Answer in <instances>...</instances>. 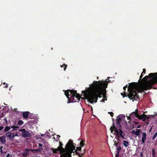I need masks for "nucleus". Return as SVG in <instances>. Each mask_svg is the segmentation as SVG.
<instances>
[{"label": "nucleus", "instance_id": "1", "mask_svg": "<svg viewBox=\"0 0 157 157\" xmlns=\"http://www.w3.org/2000/svg\"><path fill=\"white\" fill-rule=\"evenodd\" d=\"M108 84L103 80L94 81L93 84L89 88L86 87V90L82 91L85 99L91 104L97 101L98 98L102 97L103 94L106 93V88Z\"/></svg>", "mask_w": 157, "mask_h": 157}, {"label": "nucleus", "instance_id": "2", "mask_svg": "<svg viewBox=\"0 0 157 157\" xmlns=\"http://www.w3.org/2000/svg\"><path fill=\"white\" fill-rule=\"evenodd\" d=\"M129 84V86H128L129 93L126 95L125 93L123 97L128 96L130 100L133 99V101L134 100H140L139 96L138 93L147 90L148 89V88L143 86H142L141 87L139 86L138 82H133Z\"/></svg>", "mask_w": 157, "mask_h": 157}, {"label": "nucleus", "instance_id": "3", "mask_svg": "<svg viewBox=\"0 0 157 157\" xmlns=\"http://www.w3.org/2000/svg\"><path fill=\"white\" fill-rule=\"evenodd\" d=\"M138 83V86L141 87L143 86L148 88L147 90L152 88V86L157 83V72L150 73L148 76H146Z\"/></svg>", "mask_w": 157, "mask_h": 157}, {"label": "nucleus", "instance_id": "4", "mask_svg": "<svg viewBox=\"0 0 157 157\" xmlns=\"http://www.w3.org/2000/svg\"><path fill=\"white\" fill-rule=\"evenodd\" d=\"M64 93L68 99V103L78 102L80 99V96L77 93L76 90H68Z\"/></svg>", "mask_w": 157, "mask_h": 157}, {"label": "nucleus", "instance_id": "5", "mask_svg": "<svg viewBox=\"0 0 157 157\" xmlns=\"http://www.w3.org/2000/svg\"><path fill=\"white\" fill-rule=\"evenodd\" d=\"M121 127L119 126V128H117L115 126L114 123L113 122L112 126L110 128L111 132L112 133L113 131L114 132L115 135L116 136L117 139L118 141L119 140L120 138L123 139H125V134L121 129Z\"/></svg>", "mask_w": 157, "mask_h": 157}, {"label": "nucleus", "instance_id": "6", "mask_svg": "<svg viewBox=\"0 0 157 157\" xmlns=\"http://www.w3.org/2000/svg\"><path fill=\"white\" fill-rule=\"evenodd\" d=\"M75 146L74 145L73 141L69 140L66 145V150L67 151V156L63 157H71V153L75 149Z\"/></svg>", "mask_w": 157, "mask_h": 157}, {"label": "nucleus", "instance_id": "7", "mask_svg": "<svg viewBox=\"0 0 157 157\" xmlns=\"http://www.w3.org/2000/svg\"><path fill=\"white\" fill-rule=\"evenodd\" d=\"M137 110H138L137 109L135 111L133 112L132 113H131L130 115V116L128 117V119H129L130 121V118L131 117L134 118L136 117L139 119L142 120L143 121H146L147 119H148L149 118V117H147V115L144 114H143L141 115H139L137 111Z\"/></svg>", "mask_w": 157, "mask_h": 157}, {"label": "nucleus", "instance_id": "8", "mask_svg": "<svg viewBox=\"0 0 157 157\" xmlns=\"http://www.w3.org/2000/svg\"><path fill=\"white\" fill-rule=\"evenodd\" d=\"M125 118V116L123 114L120 115H119L118 117L117 118V124H118L119 126H120V127H121V125L120 124V122L122 121H123L124 123H125V125H126L127 124V121H124Z\"/></svg>", "mask_w": 157, "mask_h": 157}, {"label": "nucleus", "instance_id": "9", "mask_svg": "<svg viewBox=\"0 0 157 157\" xmlns=\"http://www.w3.org/2000/svg\"><path fill=\"white\" fill-rule=\"evenodd\" d=\"M50 149L52 152V153L53 154H57L59 153L61 154V156L60 157H63L65 156V155L64 154L63 152H62V151L58 148H50Z\"/></svg>", "mask_w": 157, "mask_h": 157}, {"label": "nucleus", "instance_id": "10", "mask_svg": "<svg viewBox=\"0 0 157 157\" xmlns=\"http://www.w3.org/2000/svg\"><path fill=\"white\" fill-rule=\"evenodd\" d=\"M19 131L22 132V135L23 137H30L31 136V133L29 132L26 131L25 129H20Z\"/></svg>", "mask_w": 157, "mask_h": 157}, {"label": "nucleus", "instance_id": "11", "mask_svg": "<svg viewBox=\"0 0 157 157\" xmlns=\"http://www.w3.org/2000/svg\"><path fill=\"white\" fill-rule=\"evenodd\" d=\"M59 146L57 148H59L61 151H62V152L64 153V154L65 155V156H67V151L66 150V147L65 148H63V144L60 142H59Z\"/></svg>", "mask_w": 157, "mask_h": 157}, {"label": "nucleus", "instance_id": "12", "mask_svg": "<svg viewBox=\"0 0 157 157\" xmlns=\"http://www.w3.org/2000/svg\"><path fill=\"white\" fill-rule=\"evenodd\" d=\"M81 146L80 147H76V150H75V151H73L72 153L75 155L77 154L79 156L78 157H82L81 155H82V153H81Z\"/></svg>", "mask_w": 157, "mask_h": 157}, {"label": "nucleus", "instance_id": "13", "mask_svg": "<svg viewBox=\"0 0 157 157\" xmlns=\"http://www.w3.org/2000/svg\"><path fill=\"white\" fill-rule=\"evenodd\" d=\"M25 151L22 154L23 156L26 157L27 155L31 153V151H34L33 150H31L30 149H25Z\"/></svg>", "mask_w": 157, "mask_h": 157}, {"label": "nucleus", "instance_id": "14", "mask_svg": "<svg viewBox=\"0 0 157 157\" xmlns=\"http://www.w3.org/2000/svg\"><path fill=\"white\" fill-rule=\"evenodd\" d=\"M142 140H141L142 142V144H144V143L145 142V140H146V133L144 132H143L142 133Z\"/></svg>", "mask_w": 157, "mask_h": 157}, {"label": "nucleus", "instance_id": "15", "mask_svg": "<svg viewBox=\"0 0 157 157\" xmlns=\"http://www.w3.org/2000/svg\"><path fill=\"white\" fill-rule=\"evenodd\" d=\"M136 131H135V130H133L131 132V133L133 134H135L137 136H139L140 135V129H136Z\"/></svg>", "mask_w": 157, "mask_h": 157}, {"label": "nucleus", "instance_id": "16", "mask_svg": "<svg viewBox=\"0 0 157 157\" xmlns=\"http://www.w3.org/2000/svg\"><path fill=\"white\" fill-rule=\"evenodd\" d=\"M30 113L28 111L23 112L22 113V116L24 118L26 119L28 117Z\"/></svg>", "mask_w": 157, "mask_h": 157}, {"label": "nucleus", "instance_id": "17", "mask_svg": "<svg viewBox=\"0 0 157 157\" xmlns=\"http://www.w3.org/2000/svg\"><path fill=\"white\" fill-rule=\"evenodd\" d=\"M0 141L1 143L4 144L6 143V138L4 136L0 137Z\"/></svg>", "mask_w": 157, "mask_h": 157}, {"label": "nucleus", "instance_id": "18", "mask_svg": "<svg viewBox=\"0 0 157 157\" xmlns=\"http://www.w3.org/2000/svg\"><path fill=\"white\" fill-rule=\"evenodd\" d=\"M12 133H11L10 132H7L6 135V136L8 137L9 138V139L12 141Z\"/></svg>", "mask_w": 157, "mask_h": 157}, {"label": "nucleus", "instance_id": "19", "mask_svg": "<svg viewBox=\"0 0 157 157\" xmlns=\"http://www.w3.org/2000/svg\"><path fill=\"white\" fill-rule=\"evenodd\" d=\"M122 149V147L121 146H119L118 147L117 149V154L116 155V157H117V155H119V152Z\"/></svg>", "mask_w": 157, "mask_h": 157}, {"label": "nucleus", "instance_id": "20", "mask_svg": "<svg viewBox=\"0 0 157 157\" xmlns=\"http://www.w3.org/2000/svg\"><path fill=\"white\" fill-rule=\"evenodd\" d=\"M123 144L124 146L126 147L129 145V143L128 141L124 140L123 141Z\"/></svg>", "mask_w": 157, "mask_h": 157}, {"label": "nucleus", "instance_id": "21", "mask_svg": "<svg viewBox=\"0 0 157 157\" xmlns=\"http://www.w3.org/2000/svg\"><path fill=\"white\" fill-rule=\"evenodd\" d=\"M84 141L82 140H81L80 143V145L81 147H83L85 145V144L84 143Z\"/></svg>", "mask_w": 157, "mask_h": 157}, {"label": "nucleus", "instance_id": "22", "mask_svg": "<svg viewBox=\"0 0 157 157\" xmlns=\"http://www.w3.org/2000/svg\"><path fill=\"white\" fill-rule=\"evenodd\" d=\"M11 128V127L9 126H6L5 127V128L4 129V131L5 132H7V131L10 130Z\"/></svg>", "mask_w": 157, "mask_h": 157}, {"label": "nucleus", "instance_id": "23", "mask_svg": "<svg viewBox=\"0 0 157 157\" xmlns=\"http://www.w3.org/2000/svg\"><path fill=\"white\" fill-rule=\"evenodd\" d=\"M11 128L13 129V130H17V128H19L18 126H15L14 125L12 126L11 127Z\"/></svg>", "mask_w": 157, "mask_h": 157}, {"label": "nucleus", "instance_id": "24", "mask_svg": "<svg viewBox=\"0 0 157 157\" xmlns=\"http://www.w3.org/2000/svg\"><path fill=\"white\" fill-rule=\"evenodd\" d=\"M18 135V133H16L15 134L12 133V141L14 140V137L15 136H17Z\"/></svg>", "mask_w": 157, "mask_h": 157}, {"label": "nucleus", "instance_id": "25", "mask_svg": "<svg viewBox=\"0 0 157 157\" xmlns=\"http://www.w3.org/2000/svg\"><path fill=\"white\" fill-rule=\"evenodd\" d=\"M23 124V122L21 120H20L18 121L17 125L20 126V125H22Z\"/></svg>", "mask_w": 157, "mask_h": 157}, {"label": "nucleus", "instance_id": "26", "mask_svg": "<svg viewBox=\"0 0 157 157\" xmlns=\"http://www.w3.org/2000/svg\"><path fill=\"white\" fill-rule=\"evenodd\" d=\"M67 65L66 64H64L63 65H60V67H64V71H65L67 68Z\"/></svg>", "mask_w": 157, "mask_h": 157}, {"label": "nucleus", "instance_id": "27", "mask_svg": "<svg viewBox=\"0 0 157 157\" xmlns=\"http://www.w3.org/2000/svg\"><path fill=\"white\" fill-rule=\"evenodd\" d=\"M152 157H155V150L154 149H152Z\"/></svg>", "mask_w": 157, "mask_h": 157}, {"label": "nucleus", "instance_id": "28", "mask_svg": "<svg viewBox=\"0 0 157 157\" xmlns=\"http://www.w3.org/2000/svg\"><path fill=\"white\" fill-rule=\"evenodd\" d=\"M144 75V74H142V73L140 76V79H139L138 82H141V81H140V80H141V78Z\"/></svg>", "mask_w": 157, "mask_h": 157}, {"label": "nucleus", "instance_id": "29", "mask_svg": "<svg viewBox=\"0 0 157 157\" xmlns=\"http://www.w3.org/2000/svg\"><path fill=\"white\" fill-rule=\"evenodd\" d=\"M42 150V149L40 148H39L38 149H36L35 150H34V151H39V152H40L41 151V150Z\"/></svg>", "mask_w": 157, "mask_h": 157}, {"label": "nucleus", "instance_id": "30", "mask_svg": "<svg viewBox=\"0 0 157 157\" xmlns=\"http://www.w3.org/2000/svg\"><path fill=\"white\" fill-rule=\"evenodd\" d=\"M157 136V132L153 136L152 139L154 140Z\"/></svg>", "mask_w": 157, "mask_h": 157}, {"label": "nucleus", "instance_id": "31", "mask_svg": "<svg viewBox=\"0 0 157 157\" xmlns=\"http://www.w3.org/2000/svg\"><path fill=\"white\" fill-rule=\"evenodd\" d=\"M114 143V145L116 147H117L118 145L119 144V143L118 142H116V141H115Z\"/></svg>", "mask_w": 157, "mask_h": 157}, {"label": "nucleus", "instance_id": "32", "mask_svg": "<svg viewBox=\"0 0 157 157\" xmlns=\"http://www.w3.org/2000/svg\"><path fill=\"white\" fill-rule=\"evenodd\" d=\"M56 139H57L56 140L57 142L58 141V140H59V138L60 137V136L59 135H56Z\"/></svg>", "mask_w": 157, "mask_h": 157}, {"label": "nucleus", "instance_id": "33", "mask_svg": "<svg viewBox=\"0 0 157 157\" xmlns=\"http://www.w3.org/2000/svg\"><path fill=\"white\" fill-rule=\"evenodd\" d=\"M3 146H2L0 147V152L1 153H4V152H3L2 148H3Z\"/></svg>", "mask_w": 157, "mask_h": 157}, {"label": "nucleus", "instance_id": "34", "mask_svg": "<svg viewBox=\"0 0 157 157\" xmlns=\"http://www.w3.org/2000/svg\"><path fill=\"white\" fill-rule=\"evenodd\" d=\"M104 94H103V95L102 96H103V98L105 99V100H107V97Z\"/></svg>", "mask_w": 157, "mask_h": 157}, {"label": "nucleus", "instance_id": "35", "mask_svg": "<svg viewBox=\"0 0 157 157\" xmlns=\"http://www.w3.org/2000/svg\"><path fill=\"white\" fill-rule=\"evenodd\" d=\"M108 113L110 114V116L112 117L113 116L114 114L112 112H108Z\"/></svg>", "mask_w": 157, "mask_h": 157}, {"label": "nucleus", "instance_id": "36", "mask_svg": "<svg viewBox=\"0 0 157 157\" xmlns=\"http://www.w3.org/2000/svg\"><path fill=\"white\" fill-rule=\"evenodd\" d=\"M146 71V69L145 68L143 69V71L142 72V74H143L144 75Z\"/></svg>", "mask_w": 157, "mask_h": 157}, {"label": "nucleus", "instance_id": "37", "mask_svg": "<svg viewBox=\"0 0 157 157\" xmlns=\"http://www.w3.org/2000/svg\"><path fill=\"white\" fill-rule=\"evenodd\" d=\"M4 128L3 126H0V131L2 130Z\"/></svg>", "mask_w": 157, "mask_h": 157}, {"label": "nucleus", "instance_id": "38", "mask_svg": "<svg viewBox=\"0 0 157 157\" xmlns=\"http://www.w3.org/2000/svg\"><path fill=\"white\" fill-rule=\"evenodd\" d=\"M43 145L42 144H39V147H42Z\"/></svg>", "mask_w": 157, "mask_h": 157}, {"label": "nucleus", "instance_id": "39", "mask_svg": "<svg viewBox=\"0 0 157 157\" xmlns=\"http://www.w3.org/2000/svg\"><path fill=\"white\" fill-rule=\"evenodd\" d=\"M8 85L7 84H6V85L4 86V87H5L6 88H7L8 87Z\"/></svg>", "mask_w": 157, "mask_h": 157}, {"label": "nucleus", "instance_id": "40", "mask_svg": "<svg viewBox=\"0 0 157 157\" xmlns=\"http://www.w3.org/2000/svg\"><path fill=\"white\" fill-rule=\"evenodd\" d=\"M44 135H45V134H41L40 135L41 136H42V137L44 136Z\"/></svg>", "mask_w": 157, "mask_h": 157}, {"label": "nucleus", "instance_id": "41", "mask_svg": "<svg viewBox=\"0 0 157 157\" xmlns=\"http://www.w3.org/2000/svg\"><path fill=\"white\" fill-rule=\"evenodd\" d=\"M134 123L135 124H138L139 123L138 122H136V121H134Z\"/></svg>", "mask_w": 157, "mask_h": 157}, {"label": "nucleus", "instance_id": "42", "mask_svg": "<svg viewBox=\"0 0 157 157\" xmlns=\"http://www.w3.org/2000/svg\"><path fill=\"white\" fill-rule=\"evenodd\" d=\"M10 156V154H8L6 157H9Z\"/></svg>", "mask_w": 157, "mask_h": 157}, {"label": "nucleus", "instance_id": "43", "mask_svg": "<svg viewBox=\"0 0 157 157\" xmlns=\"http://www.w3.org/2000/svg\"><path fill=\"white\" fill-rule=\"evenodd\" d=\"M155 115L157 116V112L155 113Z\"/></svg>", "mask_w": 157, "mask_h": 157}, {"label": "nucleus", "instance_id": "44", "mask_svg": "<svg viewBox=\"0 0 157 157\" xmlns=\"http://www.w3.org/2000/svg\"><path fill=\"white\" fill-rule=\"evenodd\" d=\"M125 88H127V87H128V85L127 84L125 86H124Z\"/></svg>", "mask_w": 157, "mask_h": 157}, {"label": "nucleus", "instance_id": "45", "mask_svg": "<svg viewBox=\"0 0 157 157\" xmlns=\"http://www.w3.org/2000/svg\"><path fill=\"white\" fill-rule=\"evenodd\" d=\"M17 109H14V110L15 112H17Z\"/></svg>", "mask_w": 157, "mask_h": 157}, {"label": "nucleus", "instance_id": "46", "mask_svg": "<svg viewBox=\"0 0 157 157\" xmlns=\"http://www.w3.org/2000/svg\"><path fill=\"white\" fill-rule=\"evenodd\" d=\"M123 89L124 90H126V88H125L124 86V87H123Z\"/></svg>", "mask_w": 157, "mask_h": 157}, {"label": "nucleus", "instance_id": "47", "mask_svg": "<svg viewBox=\"0 0 157 157\" xmlns=\"http://www.w3.org/2000/svg\"><path fill=\"white\" fill-rule=\"evenodd\" d=\"M105 99H102V101H103L104 102H105Z\"/></svg>", "mask_w": 157, "mask_h": 157}, {"label": "nucleus", "instance_id": "48", "mask_svg": "<svg viewBox=\"0 0 157 157\" xmlns=\"http://www.w3.org/2000/svg\"><path fill=\"white\" fill-rule=\"evenodd\" d=\"M137 128H140V125H139V126L137 127Z\"/></svg>", "mask_w": 157, "mask_h": 157}, {"label": "nucleus", "instance_id": "49", "mask_svg": "<svg viewBox=\"0 0 157 157\" xmlns=\"http://www.w3.org/2000/svg\"><path fill=\"white\" fill-rule=\"evenodd\" d=\"M140 155L141 156V157H142V153H141Z\"/></svg>", "mask_w": 157, "mask_h": 157}, {"label": "nucleus", "instance_id": "50", "mask_svg": "<svg viewBox=\"0 0 157 157\" xmlns=\"http://www.w3.org/2000/svg\"><path fill=\"white\" fill-rule=\"evenodd\" d=\"M121 95H123V93H121Z\"/></svg>", "mask_w": 157, "mask_h": 157}, {"label": "nucleus", "instance_id": "51", "mask_svg": "<svg viewBox=\"0 0 157 157\" xmlns=\"http://www.w3.org/2000/svg\"><path fill=\"white\" fill-rule=\"evenodd\" d=\"M151 130V128L150 130V131Z\"/></svg>", "mask_w": 157, "mask_h": 157}, {"label": "nucleus", "instance_id": "52", "mask_svg": "<svg viewBox=\"0 0 157 157\" xmlns=\"http://www.w3.org/2000/svg\"><path fill=\"white\" fill-rule=\"evenodd\" d=\"M3 84H6V83H5H5H3Z\"/></svg>", "mask_w": 157, "mask_h": 157}, {"label": "nucleus", "instance_id": "53", "mask_svg": "<svg viewBox=\"0 0 157 157\" xmlns=\"http://www.w3.org/2000/svg\"><path fill=\"white\" fill-rule=\"evenodd\" d=\"M53 139H55V137H54Z\"/></svg>", "mask_w": 157, "mask_h": 157}, {"label": "nucleus", "instance_id": "54", "mask_svg": "<svg viewBox=\"0 0 157 157\" xmlns=\"http://www.w3.org/2000/svg\"><path fill=\"white\" fill-rule=\"evenodd\" d=\"M80 140H81V139L79 140V141Z\"/></svg>", "mask_w": 157, "mask_h": 157}, {"label": "nucleus", "instance_id": "55", "mask_svg": "<svg viewBox=\"0 0 157 157\" xmlns=\"http://www.w3.org/2000/svg\"><path fill=\"white\" fill-rule=\"evenodd\" d=\"M156 142H157V139Z\"/></svg>", "mask_w": 157, "mask_h": 157}]
</instances>
